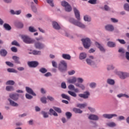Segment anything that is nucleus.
<instances>
[{
  "instance_id": "1",
  "label": "nucleus",
  "mask_w": 129,
  "mask_h": 129,
  "mask_svg": "<svg viewBox=\"0 0 129 129\" xmlns=\"http://www.w3.org/2000/svg\"><path fill=\"white\" fill-rule=\"evenodd\" d=\"M58 69L61 72L67 70V63L64 60H61L58 64Z\"/></svg>"
},
{
  "instance_id": "2",
  "label": "nucleus",
  "mask_w": 129,
  "mask_h": 129,
  "mask_svg": "<svg viewBox=\"0 0 129 129\" xmlns=\"http://www.w3.org/2000/svg\"><path fill=\"white\" fill-rule=\"evenodd\" d=\"M21 38L24 43L26 44H33V43L35 42V40L33 39H31L29 36L27 35H22Z\"/></svg>"
},
{
  "instance_id": "3",
  "label": "nucleus",
  "mask_w": 129,
  "mask_h": 129,
  "mask_svg": "<svg viewBox=\"0 0 129 129\" xmlns=\"http://www.w3.org/2000/svg\"><path fill=\"white\" fill-rule=\"evenodd\" d=\"M69 21L70 23H72V24H73L75 26L80 27V28H82L83 29H84V28H85V25H84L83 24H82L81 22L75 20V19L73 18L70 19Z\"/></svg>"
},
{
  "instance_id": "4",
  "label": "nucleus",
  "mask_w": 129,
  "mask_h": 129,
  "mask_svg": "<svg viewBox=\"0 0 129 129\" xmlns=\"http://www.w3.org/2000/svg\"><path fill=\"white\" fill-rule=\"evenodd\" d=\"M82 42H83V46L86 49H88L91 45V42H90V39L88 38L86 39H82Z\"/></svg>"
},
{
  "instance_id": "5",
  "label": "nucleus",
  "mask_w": 129,
  "mask_h": 129,
  "mask_svg": "<svg viewBox=\"0 0 129 129\" xmlns=\"http://www.w3.org/2000/svg\"><path fill=\"white\" fill-rule=\"evenodd\" d=\"M61 6L64 7L66 12H71L72 11V8H71V6L68 4V3L66 2V1H62L61 2Z\"/></svg>"
},
{
  "instance_id": "6",
  "label": "nucleus",
  "mask_w": 129,
  "mask_h": 129,
  "mask_svg": "<svg viewBox=\"0 0 129 129\" xmlns=\"http://www.w3.org/2000/svg\"><path fill=\"white\" fill-rule=\"evenodd\" d=\"M90 95V93L88 91H86L84 92V94H79V97L81 98H84V99H87L89 96Z\"/></svg>"
},
{
  "instance_id": "7",
  "label": "nucleus",
  "mask_w": 129,
  "mask_h": 129,
  "mask_svg": "<svg viewBox=\"0 0 129 129\" xmlns=\"http://www.w3.org/2000/svg\"><path fill=\"white\" fill-rule=\"evenodd\" d=\"M118 75L119 76L121 79H125L126 77H128L129 74L126 73H122L121 72H119L118 73Z\"/></svg>"
},
{
  "instance_id": "8",
  "label": "nucleus",
  "mask_w": 129,
  "mask_h": 129,
  "mask_svg": "<svg viewBox=\"0 0 129 129\" xmlns=\"http://www.w3.org/2000/svg\"><path fill=\"white\" fill-rule=\"evenodd\" d=\"M28 65L32 68H36L39 65V63L37 61H28Z\"/></svg>"
},
{
  "instance_id": "9",
  "label": "nucleus",
  "mask_w": 129,
  "mask_h": 129,
  "mask_svg": "<svg viewBox=\"0 0 129 129\" xmlns=\"http://www.w3.org/2000/svg\"><path fill=\"white\" fill-rule=\"evenodd\" d=\"M74 12L75 13V17L78 21H80V13L79 11L75 7H74Z\"/></svg>"
},
{
  "instance_id": "10",
  "label": "nucleus",
  "mask_w": 129,
  "mask_h": 129,
  "mask_svg": "<svg viewBox=\"0 0 129 129\" xmlns=\"http://www.w3.org/2000/svg\"><path fill=\"white\" fill-rule=\"evenodd\" d=\"M117 116V115L115 114H103V117L104 118H108V119H110V118H112L113 117Z\"/></svg>"
},
{
  "instance_id": "11",
  "label": "nucleus",
  "mask_w": 129,
  "mask_h": 129,
  "mask_svg": "<svg viewBox=\"0 0 129 129\" xmlns=\"http://www.w3.org/2000/svg\"><path fill=\"white\" fill-rule=\"evenodd\" d=\"M35 46L36 48V49H43L44 47H45V45L43 43H41L39 42H36L35 43Z\"/></svg>"
},
{
  "instance_id": "12",
  "label": "nucleus",
  "mask_w": 129,
  "mask_h": 129,
  "mask_svg": "<svg viewBox=\"0 0 129 129\" xmlns=\"http://www.w3.org/2000/svg\"><path fill=\"white\" fill-rule=\"evenodd\" d=\"M9 97L13 99V100L17 101L19 99V94H10L9 95Z\"/></svg>"
},
{
  "instance_id": "13",
  "label": "nucleus",
  "mask_w": 129,
  "mask_h": 129,
  "mask_svg": "<svg viewBox=\"0 0 129 129\" xmlns=\"http://www.w3.org/2000/svg\"><path fill=\"white\" fill-rule=\"evenodd\" d=\"M26 90L28 93L29 94H31V95H33V96H36V94L34 93V91L32 90L31 88H30L29 87H26Z\"/></svg>"
},
{
  "instance_id": "14",
  "label": "nucleus",
  "mask_w": 129,
  "mask_h": 129,
  "mask_svg": "<svg viewBox=\"0 0 129 129\" xmlns=\"http://www.w3.org/2000/svg\"><path fill=\"white\" fill-rule=\"evenodd\" d=\"M88 118L91 120H98V116L95 114H90Z\"/></svg>"
},
{
  "instance_id": "15",
  "label": "nucleus",
  "mask_w": 129,
  "mask_h": 129,
  "mask_svg": "<svg viewBox=\"0 0 129 129\" xmlns=\"http://www.w3.org/2000/svg\"><path fill=\"white\" fill-rule=\"evenodd\" d=\"M95 45L96 47H98L99 49H100V51H102V52H105V49H104V48H103V46H101V44H100L99 43L96 42Z\"/></svg>"
},
{
  "instance_id": "16",
  "label": "nucleus",
  "mask_w": 129,
  "mask_h": 129,
  "mask_svg": "<svg viewBox=\"0 0 129 129\" xmlns=\"http://www.w3.org/2000/svg\"><path fill=\"white\" fill-rule=\"evenodd\" d=\"M52 26L54 29H55V30H60L61 28L60 25H59V24L56 22H52Z\"/></svg>"
},
{
  "instance_id": "17",
  "label": "nucleus",
  "mask_w": 129,
  "mask_h": 129,
  "mask_svg": "<svg viewBox=\"0 0 129 129\" xmlns=\"http://www.w3.org/2000/svg\"><path fill=\"white\" fill-rule=\"evenodd\" d=\"M105 29L107 31H109L110 32H112L114 30L113 26L108 25L105 26Z\"/></svg>"
},
{
  "instance_id": "18",
  "label": "nucleus",
  "mask_w": 129,
  "mask_h": 129,
  "mask_svg": "<svg viewBox=\"0 0 129 129\" xmlns=\"http://www.w3.org/2000/svg\"><path fill=\"white\" fill-rule=\"evenodd\" d=\"M4 28L6 30V31H11L12 30V27L8 24L5 23L4 25Z\"/></svg>"
},
{
  "instance_id": "19",
  "label": "nucleus",
  "mask_w": 129,
  "mask_h": 129,
  "mask_svg": "<svg viewBox=\"0 0 129 129\" xmlns=\"http://www.w3.org/2000/svg\"><path fill=\"white\" fill-rule=\"evenodd\" d=\"M13 59L14 60L15 63H17V64H21V62L20 61V57L17 56H13Z\"/></svg>"
},
{
  "instance_id": "20",
  "label": "nucleus",
  "mask_w": 129,
  "mask_h": 129,
  "mask_svg": "<svg viewBox=\"0 0 129 129\" xmlns=\"http://www.w3.org/2000/svg\"><path fill=\"white\" fill-rule=\"evenodd\" d=\"M62 57L66 60H70L71 59V56L68 54H62Z\"/></svg>"
},
{
  "instance_id": "21",
  "label": "nucleus",
  "mask_w": 129,
  "mask_h": 129,
  "mask_svg": "<svg viewBox=\"0 0 129 129\" xmlns=\"http://www.w3.org/2000/svg\"><path fill=\"white\" fill-rule=\"evenodd\" d=\"M49 114L50 115H54V116H58V114L52 108L49 110Z\"/></svg>"
},
{
  "instance_id": "22",
  "label": "nucleus",
  "mask_w": 129,
  "mask_h": 129,
  "mask_svg": "<svg viewBox=\"0 0 129 129\" xmlns=\"http://www.w3.org/2000/svg\"><path fill=\"white\" fill-rule=\"evenodd\" d=\"M8 100L10 103V105H12V106H18L19 104L12 100L11 99H8Z\"/></svg>"
},
{
  "instance_id": "23",
  "label": "nucleus",
  "mask_w": 129,
  "mask_h": 129,
  "mask_svg": "<svg viewBox=\"0 0 129 129\" xmlns=\"http://www.w3.org/2000/svg\"><path fill=\"white\" fill-rule=\"evenodd\" d=\"M0 54L2 56H3L4 57L7 56V54H8V52L6 49H2L0 51Z\"/></svg>"
},
{
  "instance_id": "24",
  "label": "nucleus",
  "mask_w": 129,
  "mask_h": 129,
  "mask_svg": "<svg viewBox=\"0 0 129 129\" xmlns=\"http://www.w3.org/2000/svg\"><path fill=\"white\" fill-rule=\"evenodd\" d=\"M107 45L108 47H110L111 48H113V47H115V43L111 41H109L107 43Z\"/></svg>"
},
{
  "instance_id": "25",
  "label": "nucleus",
  "mask_w": 129,
  "mask_h": 129,
  "mask_svg": "<svg viewBox=\"0 0 129 129\" xmlns=\"http://www.w3.org/2000/svg\"><path fill=\"white\" fill-rule=\"evenodd\" d=\"M117 97L120 98V97H125L126 98H129V96L125 94H119L117 95Z\"/></svg>"
},
{
  "instance_id": "26",
  "label": "nucleus",
  "mask_w": 129,
  "mask_h": 129,
  "mask_svg": "<svg viewBox=\"0 0 129 129\" xmlns=\"http://www.w3.org/2000/svg\"><path fill=\"white\" fill-rule=\"evenodd\" d=\"M86 53L84 52L81 53L80 55V59H81V60H83V59H85V58H86Z\"/></svg>"
},
{
  "instance_id": "27",
  "label": "nucleus",
  "mask_w": 129,
  "mask_h": 129,
  "mask_svg": "<svg viewBox=\"0 0 129 129\" xmlns=\"http://www.w3.org/2000/svg\"><path fill=\"white\" fill-rule=\"evenodd\" d=\"M7 91H14V87L12 86H8L6 87Z\"/></svg>"
},
{
  "instance_id": "28",
  "label": "nucleus",
  "mask_w": 129,
  "mask_h": 129,
  "mask_svg": "<svg viewBox=\"0 0 129 129\" xmlns=\"http://www.w3.org/2000/svg\"><path fill=\"white\" fill-rule=\"evenodd\" d=\"M73 110L75 113H82V110H81L80 109L74 108Z\"/></svg>"
},
{
  "instance_id": "29",
  "label": "nucleus",
  "mask_w": 129,
  "mask_h": 129,
  "mask_svg": "<svg viewBox=\"0 0 129 129\" xmlns=\"http://www.w3.org/2000/svg\"><path fill=\"white\" fill-rule=\"evenodd\" d=\"M107 83L108 84H110V85H114V80L110 79H108L107 81Z\"/></svg>"
},
{
  "instance_id": "30",
  "label": "nucleus",
  "mask_w": 129,
  "mask_h": 129,
  "mask_svg": "<svg viewBox=\"0 0 129 129\" xmlns=\"http://www.w3.org/2000/svg\"><path fill=\"white\" fill-rule=\"evenodd\" d=\"M86 106H87V104L86 103L77 104V107L80 108H84Z\"/></svg>"
},
{
  "instance_id": "31",
  "label": "nucleus",
  "mask_w": 129,
  "mask_h": 129,
  "mask_svg": "<svg viewBox=\"0 0 129 129\" xmlns=\"http://www.w3.org/2000/svg\"><path fill=\"white\" fill-rule=\"evenodd\" d=\"M68 93H69L70 95H71V96H73V97H76L77 96V94H76V93L74 92L68 91Z\"/></svg>"
},
{
  "instance_id": "32",
  "label": "nucleus",
  "mask_w": 129,
  "mask_h": 129,
  "mask_svg": "<svg viewBox=\"0 0 129 129\" xmlns=\"http://www.w3.org/2000/svg\"><path fill=\"white\" fill-rule=\"evenodd\" d=\"M76 86H77V87H80V88H81V89H82V90H84L85 89V87L84 86V85H82V84H75Z\"/></svg>"
},
{
  "instance_id": "33",
  "label": "nucleus",
  "mask_w": 129,
  "mask_h": 129,
  "mask_svg": "<svg viewBox=\"0 0 129 129\" xmlns=\"http://www.w3.org/2000/svg\"><path fill=\"white\" fill-rule=\"evenodd\" d=\"M61 97H62L64 99H67V100L70 101V97L67 96V95H66L65 94H62Z\"/></svg>"
},
{
  "instance_id": "34",
  "label": "nucleus",
  "mask_w": 129,
  "mask_h": 129,
  "mask_svg": "<svg viewBox=\"0 0 129 129\" xmlns=\"http://www.w3.org/2000/svg\"><path fill=\"white\" fill-rule=\"evenodd\" d=\"M107 125L108 126H110V127H114V126H116V124L113 122H111L109 123H107Z\"/></svg>"
},
{
  "instance_id": "35",
  "label": "nucleus",
  "mask_w": 129,
  "mask_h": 129,
  "mask_svg": "<svg viewBox=\"0 0 129 129\" xmlns=\"http://www.w3.org/2000/svg\"><path fill=\"white\" fill-rule=\"evenodd\" d=\"M84 20L86 22H90L91 21V18L89 17L88 16L86 15L84 17Z\"/></svg>"
},
{
  "instance_id": "36",
  "label": "nucleus",
  "mask_w": 129,
  "mask_h": 129,
  "mask_svg": "<svg viewBox=\"0 0 129 129\" xmlns=\"http://www.w3.org/2000/svg\"><path fill=\"white\" fill-rule=\"evenodd\" d=\"M6 85H15V82L14 81H12V80L8 81L6 82Z\"/></svg>"
},
{
  "instance_id": "37",
  "label": "nucleus",
  "mask_w": 129,
  "mask_h": 129,
  "mask_svg": "<svg viewBox=\"0 0 129 129\" xmlns=\"http://www.w3.org/2000/svg\"><path fill=\"white\" fill-rule=\"evenodd\" d=\"M32 54L33 55H41V51L34 50L32 51Z\"/></svg>"
},
{
  "instance_id": "38",
  "label": "nucleus",
  "mask_w": 129,
  "mask_h": 129,
  "mask_svg": "<svg viewBox=\"0 0 129 129\" xmlns=\"http://www.w3.org/2000/svg\"><path fill=\"white\" fill-rule=\"evenodd\" d=\"M124 10L127 12H129V5L127 3L125 4L123 6Z\"/></svg>"
},
{
  "instance_id": "39",
  "label": "nucleus",
  "mask_w": 129,
  "mask_h": 129,
  "mask_svg": "<svg viewBox=\"0 0 129 129\" xmlns=\"http://www.w3.org/2000/svg\"><path fill=\"white\" fill-rule=\"evenodd\" d=\"M69 83H75L76 81H77V80L76 79V78H73V79H71L69 80Z\"/></svg>"
},
{
  "instance_id": "40",
  "label": "nucleus",
  "mask_w": 129,
  "mask_h": 129,
  "mask_svg": "<svg viewBox=\"0 0 129 129\" xmlns=\"http://www.w3.org/2000/svg\"><path fill=\"white\" fill-rule=\"evenodd\" d=\"M53 109L55 110L58 113H61L62 112V111L61 110V109L60 108H58L57 107H53Z\"/></svg>"
},
{
  "instance_id": "41",
  "label": "nucleus",
  "mask_w": 129,
  "mask_h": 129,
  "mask_svg": "<svg viewBox=\"0 0 129 129\" xmlns=\"http://www.w3.org/2000/svg\"><path fill=\"white\" fill-rule=\"evenodd\" d=\"M88 3L91 4V5H96L97 4V0H89Z\"/></svg>"
},
{
  "instance_id": "42",
  "label": "nucleus",
  "mask_w": 129,
  "mask_h": 129,
  "mask_svg": "<svg viewBox=\"0 0 129 129\" xmlns=\"http://www.w3.org/2000/svg\"><path fill=\"white\" fill-rule=\"evenodd\" d=\"M39 72L41 73L45 74L47 72V69L44 68H42L39 70Z\"/></svg>"
},
{
  "instance_id": "43",
  "label": "nucleus",
  "mask_w": 129,
  "mask_h": 129,
  "mask_svg": "<svg viewBox=\"0 0 129 129\" xmlns=\"http://www.w3.org/2000/svg\"><path fill=\"white\" fill-rule=\"evenodd\" d=\"M86 62L87 64H88L89 65H92L94 64V62L92 61V60H90V59H87Z\"/></svg>"
},
{
  "instance_id": "44",
  "label": "nucleus",
  "mask_w": 129,
  "mask_h": 129,
  "mask_svg": "<svg viewBox=\"0 0 129 129\" xmlns=\"http://www.w3.org/2000/svg\"><path fill=\"white\" fill-rule=\"evenodd\" d=\"M40 100L42 103H47V98L45 97L41 98Z\"/></svg>"
},
{
  "instance_id": "45",
  "label": "nucleus",
  "mask_w": 129,
  "mask_h": 129,
  "mask_svg": "<svg viewBox=\"0 0 129 129\" xmlns=\"http://www.w3.org/2000/svg\"><path fill=\"white\" fill-rule=\"evenodd\" d=\"M41 114L43 115V117L45 118L48 117L49 115H48V113L46 112L45 111H42Z\"/></svg>"
},
{
  "instance_id": "46",
  "label": "nucleus",
  "mask_w": 129,
  "mask_h": 129,
  "mask_svg": "<svg viewBox=\"0 0 129 129\" xmlns=\"http://www.w3.org/2000/svg\"><path fill=\"white\" fill-rule=\"evenodd\" d=\"M66 115L67 118H71V116H72V114L70 112H68L66 113Z\"/></svg>"
},
{
  "instance_id": "47",
  "label": "nucleus",
  "mask_w": 129,
  "mask_h": 129,
  "mask_svg": "<svg viewBox=\"0 0 129 129\" xmlns=\"http://www.w3.org/2000/svg\"><path fill=\"white\" fill-rule=\"evenodd\" d=\"M47 3L51 6V7H54V3L53 0H47Z\"/></svg>"
},
{
  "instance_id": "48",
  "label": "nucleus",
  "mask_w": 129,
  "mask_h": 129,
  "mask_svg": "<svg viewBox=\"0 0 129 129\" xmlns=\"http://www.w3.org/2000/svg\"><path fill=\"white\" fill-rule=\"evenodd\" d=\"M7 71H8L10 73H16L17 72L15 69H11V68L8 69Z\"/></svg>"
},
{
  "instance_id": "49",
  "label": "nucleus",
  "mask_w": 129,
  "mask_h": 129,
  "mask_svg": "<svg viewBox=\"0 0 129 129\" xmlns=\"http://www.w3.org/2000/svg\"><path fill=\"white\" fill-rule=\"evenodd\" d=\"M29 31L31 32L32 33H34V32H37V30L36 29H34V27L30 26L29 28Z\"/></svg>"
},
{
  "instance_id": "50",
  "label": "nucleus",
  "mask_w": 129,
  "mask_h": 129,
  "mask_svg": "<svg viewBox=\"0 0 129 129\" xmlns=\"http://www.w3.org/2000/svg\"><path fill=\"white\" fill-rule=\"evenodd\" d=\"M12 45H13V46H20V44H19L18 42H17V41L16 40H14L12 42Z\"/></svg>"
},
{
  "instance_id": "51",
  "label": "nucleus",
  "mask_w": 129,
  "mask_h": 129,
  "mask_svg": "<svg viewBox=\"0 0 129 129\" xmlns=\"http://www.w3.org/2000/svg\"><path fill=\"white\" fill-rule=\"evenodd\" d=\"M117 41L120 42V44H122V45H124L125 44V41L123 39H117Z\"/></svg>"
},
{
  "instance_id": "52",
  "label": "nucleus",
  "mask_w": 129,
  "mask_h": 129,
  "mask_svg": "<svg viewBox=\"0 0 129 129\" xmlns=\"http://www.w3.org/2000/svg\"><path fill=\"white\" fill-rule=\"evenodd\" d=\"M6 63L7 65H8V66H9L10 67H14V64L10 61H6Z\"/></svg>"
},
{
  "instance_id": "53",
  "label": "nucleus",
  "mask_w": 129,
  "mask_h": 129,
  "mask_svg": "<svg viewBox=\"0 0 129 129\" xmlns=\"http://www.w3.org/2000/svg\"><path fill=\"white\" fill-rule=\"evenodd\" d=\"M11 51L14 53H17V52H18V49H17V47H12L11 48Z\"/></svg>"
},
{
  "instance_id": "54",
  "label": "nucleus",
  "mask_w": 129,
  "mask_h": 129,
  "mask_svg": "<svg viewBox=\"0 0 129 129\" xmlns=\"http://www.w3.org/2000/svg\"><path fill=\"white\" fill-rule=\"evenodd\" d=\"M68 88L70 89V90H74L75 87H74L73 85H70L68 86Z\"/></svg>"
},
{
  "instance_id": "55",
  "label": "nucleus",
  "mask_w": 129,
  "mask_h": 129,
  "mask_svg": "<svg viewBox=\"0 0 129 129\" xmlns=\"http://www.w3.org/2000/svg\"><path fill=\"white\" fill-rule=\"evenodd\" d=\"M25 96L27 99H32V98H33V96H31V95H29L28 94H26Z\"/></svg>"
},
{
  "instance_id": "56",
  "label": "nucleus",
  "mask_w": 129,
  "mask_h": 129,
  "mask_svg": "<svg viewBox=\"0 0 129 129\" xmlns=\"http://www.w3.org/2000/svg\"><path fill=\"white\" fill-rule=\"evenodd\" d=\"M61 88H63V89H66V83L65 82H62L61 85Z\"/></svg>"
},
{
  "instance_id": "57",
  "label": "nucleus",
  "mask_w": 129,
  "mask_h": 129,
  "mask_svg": "<svg viewBox=\"0 0 129 129\" xmlns=\"http://www.w3.org/2000/svg\"><path fill=\"white\" fill-rule=\"evenodd\" d=\"M77 81H78V82L79 83H82V82H83V79L82 78H78L77 79Z\"/></svg>"
},
{
  "instance_id": "58",
  "label": "nucleus",
  "mask_w": 129,
  "mask_h": 129,
  "mask_svg": "<svg viewBox=\"0 0 129 129\" xmlns=\"http://www.w3.org/2000/svg\"><path fill=\"white\" fill-rule=\"evenodd\" d=\"M104 9L105 11H110V9L109 8V7H108L107 5H105L104 7Z\"/></svg>"
},
{
  "instance_id": "59",
  "label": "nucleus",
  "mask_w": 129,
  "mask_h": 129,
  "mask_svg": "<svg viewBox=\"0 0 129 129\" xmlns=\"http://www.w3.org/2000/svg\"><path fill=\"white\" fill-rule=\"evenodd\" d=\"M18 28H20V29H21V28H23V27H24V25L23 24V23L19 22L18 24Z\"/></svg>"
},
{
  "instance_id": "60",
  "label": "nucleus",
  "mask_w": 129,
  "mask_h": 129,
  "mask_svg": "<svg viewBox=\"0 0 129 129\" xmlns=\"http://www.w3.org/2000/svg\"><path fill=\"white\" fill-rule=\"evenodd\" d=\"M90 87H91L92 88H94V87H95V86H96V84L95 83H92L90 84Z\"/></svg>"
},
{
  "instance_id": "61",
  "label": "nucleus",
  "mask_w": 129,
  "mask_h": 129,
  "mask_svg": "<svg viewBox=\"0 0 129 129\" xmlns=\"http://www.w3.org/2000/svg\"><path fill=\"white\" fill-rule=\"evenodd\" d=\"M52 64L53 67H54V68H57V63L55 62V61H52Z\"/></svg>"
},
{
  "instance_id": "62",
  "label": "nucleus",
  "mask_w": 129,
  "mask_h": 129,
  "mask_svg": "<svg viewBox=\"0 0 129 129\" xmlns=\"http://www.w3.org/2000/svg\"><path fill=\"white\" fill-rule=\"evenodd\" d=\"M68 74L69 75H73V74H75V71H69L68 72Z\"/></svg>"
},
{
  "instance_id": "63",
  "label": "nucleus",
  "mask_w": 129,
  "mask_h": 129,
  "mask_svg": "<svg viewBox=\"0 0 129 129\" xmlns=\"http://www.w3.org/2000/svg\"><path fill=\"white\" fill-rule=\"evenodd\" d=\"M31 8L34 13H37V8H36V7L33 6V7H31Z\"/></svg>"
},
{
  "instance_id": "64",
  "label": "nucleus",
  "mask_w": 129,
  "mask_h": 129,
  "mask_svg": "<svg viewBox=\"0 0 129 129\" xmlns=\"http://www.w3.org/2000/svg\"><path fill=\"white\" fill-rule=\"evenodd\" d=\"M125 57L127 60H129V52H125Z\"/></svg>"
}]
</instances>
